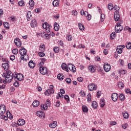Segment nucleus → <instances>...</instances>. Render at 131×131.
Masks as SVG:
<instances>
[{
  "label": "nucleus",
  "mask_w": 131,
  "mask_h": 131,
  "mask_svg": "<svg viewBox=\"0 0 131 131\" xmlns=\"http://www.w3.org/2000/svg\"><path fill=\"white\" fill-rule=\"evenodd\" d=\"M46 61H47V59L45 58H41V61L39 63V66L40 67L43 66V65L45 64V62H46Z\"/></svg>",
  "instance_id": "obj_30"
},
{
  "label": "nucleus",
  "mask_w": 131,
  "mask_h": 131,
  "mask_svg": "<svg viewBox=\"0 0 131 131\" xmlns=\"http://www.w3.org/2000/svg\"><path fill=\"white\" fill-rule=\"evenodd\" d=\"M38 55L39 56V57H45V56H46V54H45V53H43V52L41 51L38 53Z\"/></svg>",
  "instance_id": "obj_55"
},
{
  "label": "nucleus",
  "mask_w": 131,
  "mask_h": 131,
  "mask_svg": "<svg viewBox=\"0 0 131 131\" xmlns=\"http://www.w3.org/2000/svg\"><path fill=\"white\" fill-rule=\"evenodd\" d=\"M105 20V14H101L100 16V21L101 22H103Z\"/></svg>",
  "instance_id": "obj_49"
},
{
  "label": "nucleus",
  "mask_w": 131,
  "mask_h": 131,
  "mask_svg": "<svg viewBox=\"0 0 131 131\" xmlns=\"http://www.w3.org/2000/svg\"><path fill=\"white\" fill-rule=\"evenodd\" d=\"M37 24L36 20H35V19H33L31 22V27H32L33 28L34 27H36Z\"/></svg>",
  "instance_id": "obj_29"
},
{
  "label": "nucleus",
  "mask_w": 131,
  "mask_h": 131,
  "mask_svg": "<svg viewBox=\"0 0 131 131\" xmlns=\"http://www.w3.org/2000/svg\"><path fill=\"white\" fill-rule=\"evenodd\" d=\"M61 68L63 70H65L67 72H69V70H68V66L66 63H62L61 64Z\"/></svg>",
  "instance_id": "obj_22"
},
{
  "label": "nucleus",
  "mask_w": 131,
  "mask_h": 131,
  "mask_svg": "<svg viewBox=\"0 0 131 131\" xmlns=\"http://www.w3.org/2000/svg\"><path fill=\"white\" fill-rule=\"evenodd\" d=\"M11 21H16V17H15V16H12L11 17Z\"/></svg>",
  "instance_id": "obj_64"
},
{
  "label": "nucleus",
  "mask_w": 131,
  "mask_h": 131,
  "mask_svg": "<svg viewBox=\"0 0 131 131\" xmlns=\"http://www.w3.org/2000/svg\"><path fill=\"white\" fill-rule=\"evenodd\" d=\"M105 106V99L104 98H101L100 100V107L103 108Z\"/></svg>",
  "instance_id": "obj_34"
},
{
  "label": "nucleus",
  "mask_w": 131,
  "mask_h": 131,
  "mask_svg": "<svg viewBox=\"0 0 131 131\" xmlns=\"http://www.w3.org/2000/svg\"><path fill=\"white\" fill-rule=\"evenodd\" d=\"M92 106L94 109H97L98 107V103L96 101H93Z\"/></svg>",
  "instance_id": "obj_36"
},
{
  "label": "nucleus",
  "mask_w": 131,
  "mask_h": 131,
  "mask_svg": "<svg viewBox=\"0 0 131 131\" xmlns=\"http://www.w3.org/2000/svg\"><path fill=\"white\" fill-rule=\"evenodd\" d=\"M78 14L77 11L76 10H73L72 11V15H73V16H76Z\"/></svg>",
  "instance_id": "obj_57"
},
{
  "label": "nucleus",
  "mask_w": 131,
  "mask_h": 131,
  "mask_svg": "<svg viewBox=\"0 0 131 131\" xmlns=\"http://www.w3.org/2000/svg\"><path fill=\"white\" fill-rule=\"evenodd\" d=\"M68 69H69L70 71H72V72H73L74 73L76 72V68H75V66L71 63L68 64Z\"/></svg>",
  "instance_id": "obj_11"
},
{
  "label": "nucleus",
  "mask_w": 131,
  "mask_h": 131,
  "mask_svg": "<svg viewBox=\"0 0 131 131\" xmlns=\"http://www.w3.org/2000/svg\"><path fill=\"white\" fill-rule=\"evenodd\" d=\"M86 98L88 102L91 103V101H92V95H91V93L88 94Z\"/></svg>",
  "instance_id": "obj_37"
},
{
  "label": "nucleus",
  "mask_w": 131,
  "mask_h": 131,
  "mask_svg": "<svg viewBox=\"0 0 131 131\" xmlns=\"http://www.w3.org/2000/svg\"><path fill=\"white\" fill-rule=\"evenodd\" d=\"M10 92H15V88L14 87H11L10 89Z\"/></svg>",
  "instance_id": "obj_63"
},
{
  "label": "nucleus",
  "mask_w": 131,
  "mask_h": 131,
  "mask_svg": "<svg viewBox=\"0 0 131 131\" xmlns=\"http://www.w3.org/2000/svg\"><path fill=\"white\" fill-rule=\"evenodd\" d=\"M17 124L20 126L24 125V124H25V120L23 119H19L17 121Z\"/></svg>",
  "instance_id": "obj_18"
},
{
  "label": "nucleus",
  "mask_w": 131,
  "mask_h": 131,
  "mask_svg": "<svg viewBox=\"0 0 131 131\" xmlns=\"http://www.w3.org/2000/svg\"><path fill=\"white\" fill-rule=\"evenodd\" d=\"M66 82H67V83H68L69 84L71 83L72 80L71 79L68 78L66 79Z\"/></svg>",
  "instance_id": "obj_56"
},
{
  "label": "nucleus",
  "mask_w": 131,
  "mask_h": 131,
  "mask_svg": "<svg viewBox=\"0 0 131 131\" xmlns=\"http://www.w3.org/2000/svg\"><path fill=\"white\" fill-rule=\"evenodd\" d=\"M82 110L84 113H88L89 112V108L86 105H82Z\"/></svg>",
  "instance_id": "obj_27"
},
{
  "label": "nucleus",
  "mask_w": 131,
  "mask_h": 131,
  "mask_svg": "<svg viewBox=\"0 0 131 131\" xmlns=\"http://www.w3.org/2000/svg\"><path fill=\"white\" fill-rule=\"evenodd\" d=\"M54 90H50V89L47 90L45 92V96H50L51 94H54Z\"/></svg>",
  "instance_id": "obj_19"
},
{
  "label": "nucleus",
  "mask_w": 131,
  "mask_h": 131,
  "mask_svg": "<svg viewBox=\"0 0 131 131\" xmlns=\"http://www.w3.org/2000/svg\"><path fill=\"white\" fill-rule=\"evenodd\" d=\"M31 17H32V15H31V12L28 11L27 13V19L28 21H30Z\"/></svg>",
  "instance_id": "obj_26"
},
{
  "label": "nucleus",
  "mask_w": 131,
  "mask_h": 131,
  "mask_svg": "<svg viewBox=\"0 0 131 131\" xmlns=\"http://www.w3.org/2000/svg\"><path fill=\"white\" fill-rule=\"evenodd\" d=\"M118 85L120 89H122V88H124V84H123V82H119L118 84Z\"/></svg>",
  "instance_id": "obj_42"
},
{
  "label": "nucleus",
  "mask_w": 131,
  "mask_h": 131,
  "mask_svg": "<svg viewBox=\"0 0 131 131\" xmlns=\"http://www.w3.org/2000/svg\"><path fill=\"white\" fill-rule=\"evenodd\" d=\"M37 116L40 118H45V113L42 112L38 111L36 113Z\"/></svg>",
  "instance_id": "obj_20"
},
{
  "label": "nucleus",
  "mask_w": 131,
  "mask_h": 131,
  "mask_svg": "<svg viewBox=\"0 0 131 131\" xmlns=\"http://www.w3.org/2000/svg\"><path fill=\"white\" fill-rule=\"evenodd\" d=\"M126 48H127V49L128 50H130L131 49V42H127L126 43Z\"/></svg>",
  "instance_id": "obj_44"
},
{
  "label": "nucleus",
  "mask_w": 131,
  "mask_h": 131,
  "mask_svg": "<svg viewBox=\"0 0 131 131\" xmlns=\"http://www.w3.org/2000/svg\"><path fill=\"white\" fill-rule=\"evenodd\" d=\"M18 6H20V7H23V6H25V4L24 3V1H19L18 3Z\"/></svg>",
  "instance_id": "obj_48"
},
{
  "label": "nucleus",
  "mask_w": 131,
  "mask_h": 131,
  "mask_svg": "<svg viewBox=\"0 0 131 131\" xmlns=\"http://www.w3.org/2000/svg\"><path fill=\"white\" fill-rule=\"evenodd\" d=\"M2 67L4 68L5 71H8L9 70V68L10 67V65L9 64V62L8 61L6 63H2Z\"/></svg>",
  "instance_id": "obj_15"
},
{
  "label": "nucleus",
  "mask_w": 131,
  "mask_h": 131,
  "mask_svg": "<svg viewBox=\"0 0 131 131\" xmlns=\"http://www.w3.org/2000/svg\"><path fill=\"white\" fill-rule=\"evenodd\" d=\"M29 5L30 7H34V1L33 0H30Z\"/></svg>",
  "instance_id": "obj_47"
},
{
  "label": "nucleus",
  "mask_w": 131,
  "mask_h": 131,
  "mask_svg": "<svg viewBox=\"0 0 131 131\" xmlns=\"http://www.w3.org/2000/svg\"><path fill=\"white\" fill-rule=\"evenodd\" d=\"M84 16L85 17H86V19H88L89 21L92 19V15L89 14V12L87 11H84Z\"/></svg>",
  "instance_id": "obj_25"
},
{
  "label": "nucleus",
  "mask_w": 131,
  "mask_h": 131,
  "mask_svg": "<svg viewBox=\"0 0 131 131\" xmlns=\"http://www.w3.org/2000/svg\"><path fill=\"white\" fill-rule=\"evenodd\" d=\"M119 18H120V15H119V12L116 11L114 13V19L116 21H118L119 20Z\"/></svg>",
  "instance_id": "obj_17"
},
{
  "label": "nucleus",
  "mask_w": 131,
  "mask_h": 131,
  "mask_svg": "<svg viewBox=\"0 0 131 131\" xmlns=\"http://www.w3.org/2000/svg\"><path fill=\"white\" fill-rule=\"evenodd\" d=\"M121 24H122V21L117 23V25L115 28V30L117 33H119V32H121V31L122 30V29H123V28L122 27Z\"/></svg>",
  "instance_id": "obj_4"
},
{
  "label": "nucleus",
  "mask_w": 131,
  "mask_h": 131,
  "mask_svg": "<svg viewBox=\"0 0 131 131\" xmlns=\"http://www.w3.org/2000/svg\"><path fill=\"white\" fill-rule=\"evenodd\" d=\"M54 29L55 31H58V30L60 29V26H59V24H58V23H55L54 24Z\"/></svg>",
  "instance_id": "obj_28"
},
{
  "label": "nucleus",
  "mask_w": 131,
  "mask_h": 131,
  "mask_svg": "<svg viewBox=\"0 0 131 131\" xmlns=\"http://www.w3.org/2000/svg\"><path fill=\"white\" fill-rule=\"evenodd\" d=\"M18 52L19 51L18 50V49H14L12 50V53L14 55H17Z\"/></svg>",
  "instance_id": "obj_51"
},
{
  "label": "nucleus",
  "mask_w": 131,
  "mask_h": 131,
  "mask_svg": "<svg viewBox=\"0 0 131 131\" xmlns=\"http://www.w3.org/2000/svg\"><path fill=\"white\" fill-rule=\"evenodd\" d=\"M119 99L121 101V102H123L124 100H125V96L123 94H120L119 95Z\"/></svg>",
  "instance_id": "obj_35"
},
{
  "label": "nucleus",
  "mask_w": 131,
  "mask_h": 131,
  "mask_svg": "<svg viewBox=\"0 0 131 131\" xmlns=\"http://www.w3.org/2000/svg\"><path fill=\"white\" fill-rule=\"evenodd\" d=\"M78 26H79V29H80V30H84V26H83V25H82V24L79 23L78 24Z\"/></svg>",
  "instance_id": "obj_38"
},
{
  "label": "nucleus",
  "mask_w": 131,
  "mask_h": 131,
  "mask_svg": "<svg viewBox=\"0 0 131 131\" xmlns=\"http://www.w3.org/2000/svg\"><path fill=\"white\" fill-rule=\"evenodd\" d=\"M98 88V86L96 85L95 83H91L88 86V89L89 91H90V92H93V91H96L97 89Z\"/></svg>",
  "instance_id": "obj_8"
},
{
  "label": "nucleus",
  "mask_w": 131,
  "mask_h": 131,
  "mask_svg": "<svg viewBox=\"0 0 131 131\" xmlns=\"http://www.w3.org/2000/svg\"><path fill=\"white\" fill-rule=\"evenodd\" d=\"M116 37V33H115V32L114 33H112L111 35H110V38L111 39H114V38H115Z\"/></svg>",
  "instance_id": "obj_41"
},
{
  "label": "nucleus",
  "mask_w": 131,
  "mask_h": 131,
  "mask_svg": "<svg viewBox=\"0 0 131 131\" xmlns=\"http://www.w3.org/2000/svg\"><path fill=\"white\" fill-rule=\"evenodd\" d=\"M57 78L59 80H63V79H64V76L61 74H58L57 75Z\"/></svg>",
  "instance_id": "obj_40"
},
{
  "label": "nucleus",
  "mask_w": 131,
  "mask_h": 131,
  "mask_svg": "<svg viewBox=\"0 0 131 131\" xmlns=\"http://www.w3.org/2000/svg\"><path fill=\"white\" fill-rule=\"evenodd\" d=\"M14 78L15 80H18L19 81H21V80H23L24 79V76H23V74L21 73L18 74L17 73H14Z\"/></svg>",
  "instance_id": "obj_5"
},
{
  "label": "nucleus",
  "mask_w": 131,
  "mask_h": 131,
  "mask_svg": "<svg viewBox=\"0 0 131 131\" xmlns=\"http://www.w3.org/2000/svg\"><path fill=\"white\" fill-rule=\"evenodd\" d=\"M89 70L91 72V73H95V72H96V70H97V68L92 64H90L89 66Z\"/></svg>",
  "instance_id": "obj_13"
},
{
  "label": "nucleus",
  "mask_w": 131,
  "mask_h": 131,
  "mask_svg": "<svg viewBox=\"0 0 131 131\" xmlns=\"http://www.w3.org/2000/svg\"><path fill=\"white\" fill-rule=\"evenodd\" d=\"M3 77H5V80L3 81L4 83L6 84L7 82H11L14 78V74L10 71H7L6 73H4L3 74Z\"/></svg>",
  "instance_id": "obj_1"
},
{
  "label": "nucleus",
  "mask_w": 131,
  "mask_h": 131,
  "mask_svg": "<svg viewBox=\"0 0 131 131\" xmlns=\"http://www.w3.org/2000/svg\"><path fill=\"white\" fill-rule=\"evenodd\" d=\"M57 124H58L57 121H53L52 123L49 124V126L51 127V128H55V127H57Z\"/></svg>",
  "instance_id": "obj_23"
},
{
  "label": "nucleus",
  "mask_w": 131,
  "mask_h": 131,
  "mask_svg": "<svg viewBox=\"0 0 131 131\" xmlns=\"http://www.w3.org/2000/svg\"><path fill=\"white\" fill-rule=\"evenodd\" d=\"M39 50L40 52H45L46 51V46L45 44L41 43L39 47Z\"/></svg>",
  "instance_id": "obj_24"
},
{
  "label": "nucleus",
  "mask_w": 131,
  "mask_h": 131,
  "mask_svg": "<svg viewBox=\"0 0 131 131\" xmlns=\"http://www.w3.org/2000/svg\"><path fill=\"white\" fill-rule=\"evenodd\" d=\"M80 95L81 96V97H85V93L83 91V90L81 91V92H80Z\"/></svg>",
  "instance_id": "obj_53"
},
{
  "label": "nucleus",
  "mask_w": 131,
  "mask_h": 131,
  "mask_svg": "<svg viewBox=\"0 0 131 131\" xmlns=\"http://www.w3.org/2000/svg\"><path fill=\"white\" fill-rule=\"evenodd\" d=\"M6 113H7V112H6V105H5V104H2L0 106V118L7 121L8 118L6 117Z\"/></svg>",
  "instance_id": "obj_3"
},
{
  "label": "nucleus",
  "mask_w": 131,
  "mask_h": 131,
  "mask_svg": "<svg viewBox=\"0 0 131 131\" xmlns=\"http://www.w3.org/2000/svg\"><path fill=\"white\" fill-rule=\"evenodd\" d=\"M51 101L47 100L45 104L40 105V109L41 110H48V108L51 107Z\"/></svg>",
  "instance_id": "obj_6"
},
{
  "label": "nucleus",
  "mask_w": 131,
  "mask_h": 131,
  "mask_svg": "<svg viewBox=\"0 0 131 131\" xmlns=\"http://www.w3.org/2000/svg\"><path fill=\"white\" fill-rule=\"evenodd\" d=\"M5 116L7 118V120L8 118H9V119L10 120L13 119V115L11 114V113L10 112H6Z\"/></svg>",
  "instance_id": "obj_21"
},
{
  "label": "nucleus",
  "mask_w": 131,
  "mask_h": 131,
  "mask_svg": "<svg viewBox=\"0 0 131 131\" xmlns=\"http://www.w3.org/2000/svg\"><path fill=\"white\" fill-rule=\"evenodd\" d=\"M56 107H60V101H57L55 104Z\"/></svg>",
  "instance_id": "obj_61"
},
{
  "label": "nucleus",
  "mask_w": 131,
  "mask_h": 131,
  "mask_svg": "<svg viewBox=\"0 0 131 131\" xmlns=\"http://www.w3.org/2000/svg\"><path fill=\"white\" fill-rule=\"evenodd\" d=\"M32 105L33 107H38V105H39V101L35 100L33 101Z\"/></svg>",
  "instance_id": "obj_33"
},
{
  "label": "nucleus",
  "mask_w": 131,
  "mask_h": 131,
  "mask_svg": "<svg viewBox=\"0 0 131 131\" xmlns=\"http://www.w3.org/2000/svg\"><path fill=\"white\" fill-rule=\"evenodd\" d=\"M123 116L124 118H125V119H127L128 117H129V115H128V113H123Z\"/></svg>",
  "instance_id": "obj_45"
},
{
  "label": "nucleus",
  "mask_w": 131,
  "mask_h": 131,
  "mask_svg": "<svg viewBox=\"0 0 131 131\" xmlns=\"http://www.w3.org/2000/svg\"><path fill=\"white\" fill-rule=\"evenodd\" d=\"M42 27L43 29H45L46 32L48 33L51 32V29L52 28V26L48 23H45L42 24Z\"/></svg>",
  "instance_id": "obj_7"
},
{
  "label": "nucleus",
  "mask_w": 131,
  "mask_h": 131,
  "mask_svg": "<svg viewBox=\"0 0 131 131\" xmlns=\"http://www.w3.org/2000/svg\"><path fill=\"white\" fill-rule=\"evenodd\" d=\"M39 72L42 75L47 74L48 73V68L41 66L39 68Z\"/></svg>",
  "instance_id": "obj_10"
},
{
  "label": "nucleus",
  "mask_w": 131,
  "mask_h": 131,
  "mask_svg": "<svg viewBox=\"0 0 131 131\" xmlns=\"http://www.w3.org/2000/svg\"><path fill=\"white\" fill-rule=\"evenodd\" d=\"M124 30L125 31L127 30L128 31V32H131V28H129V27H128V26L125 27L124 28Z\"/></svg>",
  "instance_id": "obj_52"
},
{
  "label": "nucleus",
  "mask_w": 131,
  "mask_h": 131,
  "mask_svg": "<svg viewBox=\"0 0 131 131\" xmlns=\"http://www.w3.org/2000/svg\"><path fill=\"white\" fill-rule=\"evenodd\" d=\"M14 43L17 48H20L22 46V42L19 38H16L14 39Z\"/></svg>",
  "instance_id": "obj_12"
},
{
  "label": "nucleus",
  "mask_w": 131,
  "mask_h": 131,
  "mask_svg": "<svg viewBox=\"0 0 131 131\" xmlns=\"http://www.w3.org/2000/svg\"><path fill=\"white\" fill-rule=\"evenodd\" d=\"M19 53L20 55H21V60H23V61H27V60H29V57H28V55H27V50L23 47H21V49L19 50Z\"/></svg>",
  "instance_id": "obj_2"
},
{
  "label": "nucleus",
  "mask_w": 131,
  "mask_h": 131,
  "mask_svg": "<svg viewBox=\"0 0 131 131\" xmlns=\"http://www.w3.org/2000/svg\"><path fill=\"white\" fill-rule=\"evenodd\" d=\"M3 25L5 28H6L7 29H9L10 28V24L8 22H4L3 23Z\"/></svg>",
  "instance_id": "obj_39"
},
{
  "label": "nucleus",
  "mask_w": 131,
  "mask_h": 131,
  "mask_svg": "<svg viewBox=\"0 0 131 131\" xmlns=\"http://www.w3.org/2000/svg\"><path fill=\"white\" fill-rule=\"evenodd\" d=\"M53 51L55 53H58L59 51H60V48H59L58 47H54Z\"/></svg>",
  "instance_id": "obj_50"
},
{
  "label": "nucleus",
  "mask_w": 131,
  "mask_h": 131,
  "mask_svg": "<svg viewBox=\"0 0 131 131\" xmlns=\"http://www.w3.org/2000/svg\"><path fill=\"white\" fill-rule=\"evenodd\" d=\"M128 125L127 124V123H125L122 125V128H123V129H125L126 128V127H127Z\"/></svg>",
  "instance_id": "obj_58"
},
{
  "label": "nucleus",
  "mask_w": 131,
  "mask_h": 131,
  "mask_svg": "<svg viewBox=\"0 0 131 131\" xmlns=\"http://www.w3.org/2000/svg\"><path fill=\"white\" fill-rule=\"evenodd\" d=\"M102 95V92H101V91H98L97 93V95L96 97L97 98H100V97H101Z\"/></svg>",
  "instance_id": "obj_59"
},
{
  "label": "nucleus",
  "mask_w": 131,
  "mask_h": 131,
  "mask_svg": "<svg viewBox=\"0 0 131 131\" xmlns=\"http://www.w3.org/2000/svg\"><path fill=\"white\" fill-rule=\"evenodd\" d=\"M103 69L105 72H109L111 70V66L107 62H105L103 66Z\"/></svg>",
  "instance_id": "obj_9"
},
{
  "label": "nucleus",
  "mask_w": 131,
  "mask_h": 131,
  "mask_svg": "<svg viewBox=\"0 0 131 131\" xmlns=\"http://www.w3.org/2000/svg\"><path fill=\"white\" fill-rule=\"evenodd\" d=\"M72 39H73L72 35H69L67 36V40H68V41H71Z\"/></svg>",
  "instance_id": "obj_43"
},
{
  "label": "nucleus",
  "mask_w": 131,
  "mask_h": 131,
  "mask_svg": "<svg viewBox=\"0 0 131 131\" xmlns=\"http://www.w3.org/2000/svg\"><path fill=\"white\" fill-rule=\"evenodd\" d=\"M28 65L31 68H34V67H35V63L33 62V61L32 60L30 61Z\"/></svg>",
  "instance_id": "obj_31"
},
{
  "label": "nucleus",
  "mask_w": 131,
  "mask_h": 131,
  "mask_svg": "<svg viewBox=\"0 0 131 131\" xmlns=\"http://www.w3.org/2000/svg\"><path fill=\"white\" fill-rule=\"evenodd\" d=\"M113 4H112V3L108 4V9L110 11H112V10H113Z\"/></svg>",
  "instance_id": "obj_46"
},
{
  "label": "nucleus",
  "mask_w": 131,
  "mask_h": 131,
  "mask_svg": "<svg viewBox=\"0 0 131 131\" xmlns=\"http://www.w3.org/2000/svg\"><path fill=\"white\" fill-rule=\"evenodd\" d=\"M52 4L54 7H59V5H60V3H59V1L57 0H54Z\"/></svg>",
  "instance_id": "obj_32"
},
{
  "label": "nucleus",
  "mask_w": 131,
  "mask_h": 131,
  "mask_svg": "<svg viewBox=\"0 0 131 131\" xmlns=\"http://www.w3.org/2000/svg\"><path fill=\"white\" fill-rule=\"evenodd\" d=\"M15 59H16L15 55H11L10 56V60H11V61H14V60H15Z\"/></svg>",
  "instance_id": "obj_62"
},
{
  "label": "nucleus",
  "mask_w": 131,
  "mask_h": 131,
  "mask_svg": "<svg viewBox=\"0 0 131 131\" xmlns=\"http://www.w3.org/2000/svg\"><path fill=\"white\" fill-rule=\"evenodd\" d=\"M64 98L65 99V100H66L68 102V101L69 102V101H70V100L69 99V96L68 95H65L64 96Z\"/></svg>",
  "instance_id": "obj_60"
},
{
  "label": "nucleus",
  "mask_w": 131,
  "mask_h": 131,
  "mask_svg": "<svg viewBox=\"0 0 131 131\" xmlns=\"http://www.w3.org/2000/svg\"><path fill=\"white\" fill-rule=\"evenodd\" d=\"M118 99V94H117V93H113L112 95V100L114 102H116V101H117Z\"/></svg>",
  "instance_id": "obj_16"
},
{
  "label": "nucleus",
  "mask_w": 131,
  "mask_h": 131,
  "mask_svg": "<svg viewBox=\"0 0 131 131\" xmlns=\"http://www.w3.org/2000/svg\"><path fill=\"white\" fill-rule=\"evenodd\" d=\"M125 48V46L124 45L123 46H119L117 47V52L118 54H121L122 53V50L123 48Z\"/></svg>",
  "instance_id": "obj_14"
},
{
  "label": "nucleus",
  "mask_w": 131,
  "mask_h": 131,
  "mask_svg": "<svg viewBox=\"0 0 131 131\" xmlns=\"http://www.w3.org/2000/svg\"><path fill=\"white\" fill-rule=\"evenodd\" d=\"M114 10H115L116 12H119V7L117 5H115L114 7Z\"/></svg>",
  "instance_id": "obj_54"
}]
</instances>
